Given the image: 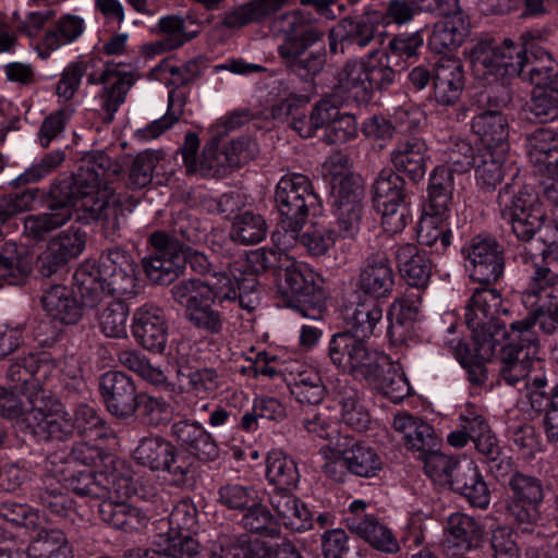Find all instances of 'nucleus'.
<instances>
[{
  "label": "nucleus",
  "instance_id": "1",
  "mask_svg": "<svg viewBox=\"0 0 558 558\" xmlns=\"http://www.w3.org/2000/svg\"><path fill=\"white\" fill-rule=\"evenodd\" d=\"M120 172V165L104 151L88 154L75 175L61 180L52 189L53 202L48 209L25 217L24 234L44 240L72 219L73 208L83 210L87 219L101 221L106 228L119 229L123 210L109 184Z\"/></svg>",
  "mask_w": 558,
  "mask_h": 558
},
{
  "label": "nucleus",
  "instance_id": "2",
  "mask_svg": "<svg viewBox=\"0 0 558 558\" xmlns=\"http://www.w3.org/2000/svg\"><path fill=\"white\" fill-rule=\"evenodd\" d=\"M274 27L284 36L278 47L282 63L302 80L315 77L324 68L326 53L323 48L310 51L324 37V31L315 25L312 14L305 10L282 14L274 22Z\"/></svg>",
  "mask_w": 558,
  "mask_h": 558
},
{
  "label": "nucleus",
  "instance_id": "3",
  "mask_svg": "<svg viewBox=\"0 0 558 558\" xmlns=\"http://www.w3.org/2000/svg\"><path fill=\"white\" fill-rule=\"evenodd\" d=\"M135 264L123 250L109 248L97 265L83 264L74 272L76 292L87 306H96L109 295L134 292Z\"/></svg>",
  "mask_w": 558,
  "mask_h": 558
},
{
  "label": "nucleus",
  "instance_id": "4",
  "mask_svg": "<svg viewBox=\"0 0 558 558\" xmlns=\"http://www.w3.org/2000/svg\"><path fill=\"white\" fill-rule=\"evenodd\" d=\"M275 201L281 218L272 240L278 250L287 251L296 243L308 213L313 210L316 215L319 199L307 177L293 173L283 175L277 183Z\"/></svg>",
  "mask_w": 558,
  "mask_h": 558
},
{
  "label": "nucleus",
  "instance_id": "5",
  "mask_svg": "<svg viewBox=\"0 0 558 558\" xmlns=\"http://www.w3.org/2000/svg\"><path fill=\"white\" fill-rule=\"evenodd\" d=\"M535 47L541 46L533 39L525 40V36H521L518 41L510 38L498 44L480 41L470 50L472 70L475 75L484 78L522 75L523 80L529 81V70L533 63L532 50Z\"/></svg>",
  "mask_w": 558,
  "mask_h": 558
},
{
  "label": "nucleus",
  "instance_id": "6",
  "mask_svg": "<svg viewBox=\"0 0 558 558\" xmlns=\"http://www.w3.org/2000/svg\"><path fill=\"white\" fill-rule=\"evenodd\" d=\"M529 282L522 293V303L529 316L544 333L558 331V274L545 265L542 255L522 253Z\"/></svg>",
  "mask_w": 558,
  "mask_h": 558
},
{
  "label": "nucleus",
  "instance_id": "7",
  "mask_svg": "<svg viewBox=\"0 0 558 558\" xmlns=\"http://www.w3.org/2000/svg\"><path fill=\"white\" fill-rule=\"evenodd\" d=\"M538 325L527 315L509 325L507 343L500 349L499 375L506 384L514 386L525 381L541 364Z\"/></svg>",
  "mask_w": 558,
  "mask_h": 558
},
{
  "label": "nucleus",
  "instance_id": "8",
  "mask_svg": "<svg viewBox=\"0 0 558 558\" xmlns=\"http://www.w3.org/2000/svg\"><path fill=\"white\" fill-rule=\"evenodd\" d=\"M501 296L496 289H476L465 307V324L472 333L478 359L489 361L496 353L500 340L508 336V329L500 324Z\"/></svg>",
  "mask_w": 558,
  "mask_h": 558
},
{
  "label": "nucleus",
  "instance_id": "9",
  "mask_svg": "<svg viewBox=\"0 0 558 558\" xmlns=\"http://www.w3.org/2000/svg\"><path fill=\"white\" fill-rule=\"evenodd\" d=\"M331 363L356 378L374 380L388 363V355L372 348L366 339L347 331L333 335L328 344Z\"/></svg>",
  "mask_w": 558,
  "mask_h": 558
},
{
  "label": "nucleus",
  "instance_id": "10",
  "mask_svg": "<svg viewBox=\"0 0 558 558\" xmlns=\"http://www.w3.org/2000/svg\"><path fill=\"white\" fill-rule=\"evenodd\" d=\"M498 204L501 216L512 228V232L521 241H530L544 225L545 214L537 195L527 187L507 184L499 191Z\"/></svg>",
  "mask_w": 558,
  "mask_h": 558
},
{
  "label": "nucleus",
  "instance_id": "11",
  "mask_svg": "<svg viewBox=\"0 0 558 558\" xmlns=\"http://www.w3.org/2000/svg\"><path fill=\"white\" fill-rule=\"evenodd\" d=\"M324 279L310 265L286 259L278 271L277 293L286 306L316 305L325 299Z\"/></svg>",
  "mask_w": 558,
  "mask_h": 558
},
{
  "label": "nucleus",
  "instance_id": "12",
  "mask_svg": "<svg viewBox=\"0 0 558 558\" xmlns=\"http://www.w3.org/2000/svg\"><path fill=\"white\" fill-rule=\"evenodd\" d=\"M19 425L24 433L36 440H66L74 430L64 405L56 398L41 396L35 398Z\"/></svg>",
  "mask_w": 558,
  "mask_h": 558
},
{
  "label": "nucleus",
  "instance_id": "13",
  "mask_svg": "<svg viewBox=\"0 0 558 558\" xmlns=\"http://www.w3.org/2000/svg\"><path fill=\"white\" fill-rule=\"evenodd\" d=\"M374 207L381 215L386 232L397 233L404 229L409 210L404 205V181L391 169L381 170L373 185Z\"/></svg>",
  "mask_w": 558,
  "mask_h": 558
},
{
  "label": "nucleus",
  "instance_id": "14",
  "mask_svg": "<svg viewBox=\"0 0 558 558\" xmlns=\"http://www.w3.org/2000/svg\"><path fill=\"white\" fill-rule=\"evenodd\" d=\"M135 81L134 73L121 63H107L100 74L87 75L89 85H101L94 99L104 122L114 120Z\"/></svg>",
  "mask_w": 558,
  "mask_h": 558
},
{
  "label": "nucleus",
  "instance_id": "15",
  "mask_svg": "<svg viewBox=\"0 0 558 558\" xmlns=\"http://www.w3.org/2000/svg\"><path fill=\"white\" fill-rule=\"evenodd\" d=\"M153 254L143 266L150 281L167 284L178 278L183 266V244L172 234L155 231L149 236Z\"/></svg>",
  "mask_w": 558,
  "mask_h": 558
},
{
  "label": "nucleus",
  "instance_id": "16",
  "mask_svg": "<svg viewBox=\"0 0 558 558\" xmlns=\"http://www.w3.org/2000/svg\"><path fill=\"white\" fill-rule=\"evenodd\" d=\"M66 486L80 496L101 498L116 494L120 497H131L134 494L132 480L117 470L93 471L92 469L73 470L64 476Z\"/></svg>",
  "mask_w": 558,
  "mask_h": 558
},
{
  "label": "nucleus",
  "instance_id": "17",
  "mask_svg": "<svg viewBox=\"0 0 558 558\" xmlns=\"http://www.w3.org/2000/svg\"><path fill=\"white\" fill-rule=\"evenodd\" d=\"M133 459L151 471H166L183 478L192 469L193 458L175 451L161 436L143 437L133 450Z\"/></svg>",
  "mask_w": 558,
  "mask_h": 558
},
{
  "label": "nucleus",
  "instance_id": "18",
  "mask_svg": "<svg viewBox=\"0 0 558 558\" xmlns=\"http://www.w3.org/2000/svg\"><path fill=\"white\" fill-rule=\"evenodd\" d=\"M171 294L175 302L186 307V313L202 300H235V282L225 272L215 271L206 280L190 279L174 284Z\"/></svg>",
  "mask_w": 558,
  "mask_h": 558
},
{
  "label": "nucleus",
  "instance_id": "19",
  "mask_svg": "<svg viewBox=\"0 0 558 558\" xmlns=\"http://www.w3.org/2000/svg\"><path fill=\"white\" fill-rule=\"evenodd\" d=\"M53 367V361L48 356H39L35 353L15 360L7 372V380L12 388L21 391L29 405L35 398L46 396L43 383L48 378Z\"/></svg>",
  "mask_w": 558,
  "mask_h": 558
},
{
  "label": "nucleus",
  "instance_id": "20",
  "mask_svg": "<svg viewBox=\"0 0 558 558\" xmlns=\"http://www.w3.org/2000/svg\"><path fill=\"white\" fill-rule=\"evenodd\" d=\"M509 486L511 497L507 502L508 513L520 524H534L541 518L539 507L544 499L543 485L534 476L515 473Z\"/></svg>",
  "mask_w": 558,
  "mask_h": 558
},
{
  "label": "nucleus",
  "instance_id": "21",
  "mask_svg": "<svg viewBox=\"0 0 558 558\" xmlns=\"http://www.w3.org/2000/svg\"><path fill=\"white\" fill-rule=\"evenodd\" d=\"M463 254L466 269L474 281L490 284L504 272L502 252L493 239L475 236L464 246Z\"/></svg>",
  "mask_w": 558,
  "mask_h": 558
},
{
  "label": "nucleus",
  "instance_id": "22",
  "mask_svg": "<svg viewBox=\"0 0 558 558\" xmlns=\"http://www.w3.org/2000/svg\"><path fill=\"white\" fill-rule=\"evenodd\" d=\"M86 245V232L72 226L50 239L38 258V269L44 277H50L71 259L78 257Z\"/></svg>",
  "mask_w": 558,
  "mask_h": 558
},
{
  "label": "nucleus",
  "instance_id": "23",
  "mask_svg": "<svg viewBox=\"0 0 558 558\" xmlns=\"http://www.w3.org/2000/svg\"><path fill=\"white\" fill-rule=\"evenodd\" d=\"M132 335L146 350L161 353L168 342V323L159 306L145 303L137 307L132 317Z\"/></svg>",
  "mask_w": 558,
  "mask_h": 558
},
{
  "label": "nucleus",
  "instance_id": "24",
  "mask_svg": "<svg viewBox=\"0 0 558 558\" xmlns=\"http://www.w3.org/2000/svg\"><path fill=\"white\" fill-rule=\"evenodd\" d=\"M99 389L108 411L117 417H130L137 410V393L133 379L119 371L100 377Z\"/></svg>",
  "mask_w": 558,
  "mask_h": 558
},
{
  "label": "nucleus",
  "instance_id": "25",
  "mask_svg": "<svg viewBox=\"0 0 558 558\" xmlns=\"http://www.w3.org/2000/svg\"><path fill=\"white\" fill-rule=\"evenodd\" d=\"M364 189L359 180H342L333 197L339 234L342 238H354L360 231L362 219V197Z\"/></svg>",
  "mask_w": 558,
  "mask_h": 558
},
{
  "label": "nucleus",
  "instance_id": "26",
  "mask_svg": "<svg viewBox=\"0 0 558 558\" xmlns=\"http://www.w3.org/2000/svg\"><path fill=\"white\" fill-rule=\"evenodd\" d=\"M381 12H369L359 17H345L331 28L329 33V48L337 53V45H356L360 48L368 46L377 33V25L380 23Z\"/></svg>",
  "mask_w": 558,
  "mask_h": 558
},
{
  "label": "nucleus",
  "instance_id": "27",
  "mask_svg": "<svg viewBox=\"0 0 558 558\" xmlns=\"http://www.w3.org/2000/svg\"><path fill=\"white\" fill-rule=\"evenodd\" d=\"M171 437L190 453L193 460L199 459L214 461L219 457V448L213 436L205 427L192 420H182L171 425ZM185 456L184 453H182Z\"/></svg>",
  "mask_w": 558,
  "mask_h": 558
},
{
  "label": "nucleus",
  "instance_id": "28",
  "mask_svg": "<svg viewBox=\"0 0 558 558\" xmlns=\"http://www.w3.org/2000/svg\"><path fill=\"white\" fill-rule=\"evenodd\" d=\"M26 555L28 558H72V547L63 530L44 517L32 530Z\"/></svg>",
  "mask_w": 558,
  "mask_h": 558
},
{
  "label": "nucleus",
  "instance_id": "29",
  "mask_svg": "<svg viewBox=\"0 0 558 558\" xmlns=\"http://www.w3.org/2000/svg\"><path fill=\"white\" fill-rule=\"evenodd\" d=\"M149 31L159 37L144 46V50L149 54H161L177 50L197 36L196 32L186 29L185 19L179 14H168L159 17Z\"/></svg>",
  "mask_w": 558,
  "mask_h": 558
},
{
  "label": "nucleus",
  "instance_id": "30",
  "mask_svg": "<svg viewBox=\"0 0 558 558\" xmlns=\"http://www.w3.org/2000/svg\"><path fill=\"white\" fill-rule=\"evenodd\" d=\"M86 29L85 20L76 14L65 13L45 32L37 44V53L45 60L63 46L71 45L82 37Z\"/></svg>",
  "mask_w": 558,
  "mask_h": 558
},
{
  "label": "nucleus",
  "instance_id": "31",
  "mask_svg": "<svg viewBox=\"0 0 558 558\" xmlns=\"http://www.w3.org/2000/svg\"><path fill=\"white\" fill-rule=\"evenodd\" d=\"M471 130L477 136L480 149L509 150V122L499 110H483L471 120Z\"/></svg>",
  "mask_w": 558,
  "mask_h": 558
},
{
  "label": "nucleus",
  "instance_id": "32",
  "mask_svg": "<svg viewBox=\"0 0 558 558\" xmlns=\"http://www.w3.org/2000/svg\"><path fill=\"white\" fill-rule=\"evenodd\" d=\"M360 290L374 299L387 298L395 286V272L383 254L369 256L359 276Z\"/></svg>",
  "mask_w": 558,
  "mask_h": 558
},
{
  "label": "nucleus",
  "instance_id": "33",
  "mask_svg": "<svg viewBox=\"0 0 558 558\" xmlns=\"http://www.w3.org/2000/svg\"><path fill=\"white\" fill-rule=\"evenodd\" d=\"M427 145L421 137L399 141L390 153L395 168L405 173L412 181L422 180L427 170Z\"/></svg>",
  "mask_w": 558,
  "mask_h": 558
},
{
  "label": "nucleus",
  "instance_id": "34",
  "mask_svg": "<svg viewBox=\"0 0 558 558\" xmlns=\"http://www.w3.org/2000/svg\"><path fill=\"white\" fill-rule=\"evenodd\" d=\"M463 65L456 57H442L434 70V95L441 105L454 104L463 89Z\"/></svg>",
  "mask_w": 558,
  "mask_h": 558
},
{
  "label": "nucleus",
  "instance_id": "35",
  "mask_svg": "<svg viewBox=\"0 0 558 558\" xmlns=\"http://www.w3.org/2000/svg\"><path fill=\"white\" fill-rule=\"evenodd\" d=\"M248 144V140L239 138L232 141L225 150H220L217 141H210L204 146L198 159V171L207 175L219 172L226 166L234 167L248 161L251 154L245 149Z\"/></svg>",
  "mask_w": 558,
  "mask_h": 558
},
{
  "label": "nucleus",
  "instance_id": "36",
  "mask_svg": "<svg viewBox=\"0 0 558 558\" xmlns=\"http://www.w3.org/2000/svg\"><path fill=\"white\" fill-rule=\"evenodd\" d=\"M73 286V290L60 284L52 286L45 291L41 298L46 313L53 319L66 325L76 324L82 317L83 307H88L82 299L81 304L76 301L74 294L78 298L80 295L76 292L74 281Z\"/></svg>",
  "mask_w": 558,
  "mask_h": 558
},
{
  "label": "nucleus",
  "instance_id": "37",
  "mask_svg": "<svg viewBox=\"0 0 558 558\" xmlns=\"http://www.w3.org/2000/svg\"><path fill=\"white\" fill-rule=\"evenodd\" d=\"M342 317L347 332L368 339L383 319V310L375 300L359 296L344 306Z\"/></svg>",
  "mask_w": 558,
  "mask_h": 558
},
{
  "label": "nucleus",
  "instance_id": "38",
  "mask_svg": "<svg viewBox=\"0 0 558 558\" xmlns=\"http://www.w3.org/2000/svg\"><path fill=\"white\" fill-rule=\"evenodd\" d=\"M347 527L367 542L373 548L386 554H396L400 545L392 532L372 514L347 517Z\"/></svg>",
  "mask_w": 558,
  "mask_h": 558
},
{
  "label": "nucleus",
  "instance_id": "39",
  "mask_svg": "<svg viewBox=\"0 0 558 558\" xmlns=\"http://www.w3.org/2000/svg\"><path fill=\"white\" fill-rule=\"evenodd\" d=\"M395 259L402 278L411 287L424 288L432 275V263L415 244L404 243L395 251Z\"/></svg>",
  "mask_w": 558,
  "mask_h": 558
},
{
  "label": "nucleus",
  "instance_id": "40",
  "mask_svg": "<svg viewBox=\"0 0 558 558\" xmlns=\"http://www.w3.org/2000/svg\"><path fill=\"white\" fill-rule=\"evenodd\" d=\"M452 489L462 495L472 506L485 509L490 502V492L478 466L464 459L458 465Z\"/></svg>",
  "mask_w": 558,
  "mask_h": 558
},
{
  "label": "nucleus",
  "instance_id": "41",
  "mask_svg": "<svg viewBox=\"0 0 558 558\" xmlns=\"http://www.w3.org/2000/svg\"><path fill=\"white\" fill-rule=\"evenodd\" d=\"M291 492L274 490L269 496V502L287 529L294 532L310 530L313 526L312 513Z\"/></svg>",
  "mask_w": 558,
  "mask_h": 558
},
{
  "label": "nucleus",
  "instance_id": "42",
  "mask_svg": "<svg viewBox=\"0 0 558 558\" xmlns=\"http://www.w3.org/2000/svg\"><path fill=\"white\" fill-rule=\"evenodd\" d=\"M291 492L274 490L269 496V502L287 529L294 532L310 530L313 526L312 513Z\"/></svg>",
  "mask_w": 558,
  "mask_h": 558
},
{
  "label": "nucleus",
  "instance_id": "43",
  "mask_svg": "<svg viewBox=\"0 0 558 558\" xmlns=\"http://www.w3.org/2000/svg\"><path fill=\"white\" fill-rule=\"evenodd\" d=\"M291 492L274 490L269 496V502L287 529L294 532L310 530L313 526L312 513Z\"/></svg>",
  "mask_w": 558,
  "mask_h": 558
},
{
  "label": "nucleus",
  "instance_id": "44",
  "mask_svg": "<svg viewBox=\"0 0 558 558\" xmlns=\"http://www.w3.org/2000/svg\"><path fill=\"white\" fill-rule=\"evenodd\" d=\"M118 498L116 494L101 497L99 505V515L101 520L120 530L133 531L145 526L148 517L138 508L126 504L123 499Z\"/></svg>",
  "mask_w": 558,
  "mask_h": 558
},
{
  "label": "nucleus",
  "instance_id": "45",
  "mask_svg": "<svg viewBox=\"0 0 558 558\" xmlns=\"http://www.w3.org/2000/svg\"><path fill=\"white\" fill-rule=\"evenodd\" d=\"M393 428L402 435L404 445L420 452V456L433 451L438 446L434 428L409 413H398L393 418Z\"/></svg>",
  "mask_w": 558,
  "mask_h": 558
},
{
  "label": "nucleus",
  "instance_id": "46",
  "mask_svg": "<svg viewBox=\"0 0 558 558\" xmlns=\"http://www.w3.org/2000/svg\"><path fill=\"white\" fill-rule=\"evenodd\" d=\"M446 543L461 551H470L480 546L483 541V529L471 515L454 512L447 518Z\"/></svg>",
  "mask_w": 558,
  "mask_h": 558
},
{
  "label": "nucleus",
  "instance_id": "47",
  "mask_svg": "<svg viewBox=\"0 0 558 558\" xmlns=\"http://www.w3.org/2000/svg\"><path fill=\"white\" fill-rule=\"evenodd\" d=\"M468 33V24L460 14L448 15L434 24L427 46L436 53L452 51L463 44Z\"/></svg>",
  "mask_w": 558,
  "mask_h": 558
},
{
  "label": "nucleus",
  "instance_id": "48",
  "mask_svg": "<svg viewBox=\"0 0 558 558\" xmlns=\"http://www.w3.org/2000/svg\"><path fill=\"white\" fill-rule=\"evenodd\" d=\"M526 155L538 172L558 166V135L550 129L539 128L526 137Z\"/></svg>",
  "mask_w": 558,
  "mask_h": 558
},
{
  "label": "nucleus",
  "instance_id": "49",
  "mask_svg": "<svg viewBox=\"0 0 558 558\" xmlns=\"http://www.w3.org/2000/svg\"><path fill=\"white\" fill-rule=\"evenodd\" d=\"M509 150L480 149L473 156L476 184L484 191L495 190L505 177V161Z\"/></svg>",
  "mask_w": 558,
  "mask_h": 558
},
{
  "label": "nucleus",
  "instance_id": "50",
  "mask_svg": "<svg viewBox=\"0 0 558 558\" xmlns=\"http://www.w3.org/2000/svg\"><path fill=\"white\" fill-rule=\"evenodd\" d=\"M342 460L350 474L364 478L376 477L384 466V461L376 449L361 441L344 448Z\"/></svg>",
  "mask_w": 558,
  "mask_h": 558
},
{
  "label": "nucleus",
  "instance_id": "51",
  "mask_svg": "<svg viewBox=\"0 0 558 558\" xmlns=\"http://www.w3.org/2000/svg\"><path fill=\"white\" fill-rule=\"evenodd\" d=\"M336 81V88L347 98L357 102H367L366 56L347 61L338 71Z\"/></svg>",
  "mask_w": 558,
  "mask_h": 558
},
{
  "label": "nucleus",
  "instance_id": "52",
  "mask_svg": "<svg viewBox=\"0 0 558 558\" xmlns=\"http://www.w3.org/2000/svg\"><path fill=\"white\" fill-rule=\"evenodd\" d=\"M448 214H437L428 208L421 217L417 239L422 245L435 247L438 254L451 244L452 232L447 223Z\"/></svg>",
  "mask_w": 558,
  "mask_h": 558
},
{
  "label": "nucleus",
  "instance_id": "53",
  "mask_svg": "<svg viewBox=\"0 0 558 558\" xmlns=\"http://www.w3.org/2000/svg\"><path fill=\"white\" fill-rule=\"evenodd\" d=\"M266 478L274 490H293L300 481L295 461L281 450H271L266 458Z\"/></svg>",
  "mask_w": 558,
  "mask_h": 558
},
{
  "label": "nucleus",
  "instance_id": "54",
  "mask_svg": "<svg viewBox=\"0 0 558 558\" xmlns=\"http://www.w3.org/2000/svg\"><path fill=\"white\" fill-rule=\"evenodd\" d=\"M340 407L342 422L353 430L363 433L368 429L371 415L365 405L361 402L360 393L352 387H341L336 397Z\"/></svg>",
  "mask_w": 558,
  "mask_h": 558
},
{
  "label": "nucleus",
  "instance_id": "55",
  "mask_svg": "<svg viewBox=\"0 0 558 558\" xmlns=\"http://www.w3.org/2000/svg\"><path fill=\"white\" fill-rule=\"evenodd\" d=\"M106 298V303L98 311L96 319L99 330L108 338H125L129 319V306L121 300Z\"/></svg>",
  "mask_w": 558,
  "mask_h": 558
},
{
  "label": "nucleus",
  "instance_id": "56",
  "mask_svg": "<svg viewBox=\"0 0 558 558\" xmlns=\"http://www.w3.org/2000/svg\"><path fill=\"white\" fill-rule=\"evenodd\" d=\"M453 185V170L448 166L436 167L429 178L428 209L437 214H448Z\"/></svg>",
  "mask_w": 558,
  "mask_h": 558
},
{
  "label": "nucleus",
  "instance_id": "57",
  "mask_svg": "<svg viewBox=\"0 0 558 558\" xmlns=\"http://www.w3.org/2000/svg\"><path fill=\"white\" fill-rule=\"evenodd\" d=\"M268 233L265 218L256 213L246 210L238 214L232 221L231 241L244 245L262 242Z\"/></svg>",
  "mask_w": 558,
  "mask_h": 558
},
{
  "label": "nucleus",
  "instance_id": "58",
  "mask_svg": "<svg viewBox=\"0 0 558 558\" xmlns=\"http://www.w3.org/2000/svg\"><path fill=\"white\" fill-rule=\"evenodd\" d=\"M290 390L300 403L318 404L326 389L319 372L305 366L293 376Z\"/></svg>",
  "mask_w": 558,
  "mask_h": 558
},
{
  "label": "nucleus",
  "instance_id": "59",
  "mask_svg": "<svg viewBox=\"0 0 558 558\" xmlns=\"http://www.w3.org/2000/svg\"><path fill=\"white\" fill-rule=\"evenodd\" d=\"M369 381L374 383L395 403L410 395V384L401 366L389 357L385 367L379 369V377Z\"/></svg>",
  "mask_w": 558,
  "mask_h": 558
},
{
  "label": "nucleus",
  "instance_id": "60",
  "mask_svg": "<svg viewBox=\"0 0 558 558\" xmlns=\"http://www.w3.org/2000/svg\"><path fill=\"white\" fill-rule=\"evenodd\" d=\"M197 515L195 505L189 500H182L173 507L168 519L158 522V530L163 533H196Z\"/></svg>",
  "mask_w": 558,
  "mask_h": 558
},
{
  "label": "nucleus",
  "instance_id": "61",
  "mask_svg": "<svg viewBox=\"0 0 558 558\" xmlns=\"http://www.w3.org/2000/svg\"><path fill=\"white\" fill-rule=\"evenodd\" d=\"M241 524L244 530L265 537H276L281 532L278 520L260 504L259 498L245 510Z\"/></svg>",
  "mask_w": 558,
  "mask_h": 558
},
{
  "label": "nucleus",
  "instance_id": "62",
  "mask_svg": "<svg viewBox=\"0 0 558 558\" xmlns=\"http://www.w3.org/2000/svg\"><path fill=\"white\" fill-rule=\"evenodd\" d=\"M368 100L375 90L386 89L395 83L396 72L389 65L388 57L380 51L366 56Z\"/></svg>",
  "mask_w": 558,
  "mask_h": 558
},
{
  "label": "nucleus",
  "instance_id": "63",
  "mask_svg": "<svg viewBox=\"0 0 558 558\" xmlns=\"http://www.w3.org/2000/svg\"><path fill=\"white\" fill-rule=\"evenodd\" d=\"M195 533L159 532L158 546L162 555L169 558H196L201 554V545L194 538Z\"/></svg>",
  "mask_w": 558,
  "mask_h": 558
},
{
  "label": "nucleus",
  "instance_id": "64",
  "mask_svg": "<svg viewBox=\"0 0 558 558\" xmlns=\"http://www.w3.org/2000/svg\"><path fill=\"white\" fill-rule=\"evenodd\" d=\"M254 546L248 543L245 534H220L211 541L208 557L209 558H251V548Z\"/></svg>",
  "mask_w": 558,
  "mask_h": 558
}]
</instances>
